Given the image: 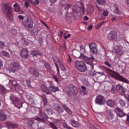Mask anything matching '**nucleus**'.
I'll use <instances>...</instances> for the list:
<instances>
[{
    "label": "nucleus",
    "instance_id": "obj_4",
    "mask_svg": "<svg viewBox=\"0 0 129 129\" xmlns=\"http://www.w3.org/2000/svg\"><path fill=\"white\" fill-rule=\"evenodd\" d=\"M23 25L26 27L29 28H32L33 27V22L32 20L29 18H27L23 21Z\"/></svg>",
    "mask_w": 129,
    "mask_h": 129
},
{
    "label": "nucleus",
    "instance_id": "obj_13",
    "mask_svg": "<svg viewBox=\"0 0 129 129\" xmlns=\"http://www.w3.org/2000/svg\"><path fill=\"white\" fill-rule=\"evenodd\" d=\"M28 73L32 74L35 77H38L39 76V73L34 68L30 67L28 69Z\"/></svg>",
    "mask_w": 129,
    "mask_h": 129
},
{
    "label": "nucleus",
    "instance_id": "obj_28",
    "mask_svg": "<svg viewBox=\"0 0 129 129\" xmlns=\"http://www.w3.org/2000/svg\"><path fill=\"white\" fill-rule=\"evenodd\" d=\"M62 106L63 108L64 109V110H65L68 113L71 114L72 113V111L65 104H63L62 105Z\"/></svg>",
    "mask_w": 129,
    "mask_h": 129
},
{
    "label": "nucleus",
    "instance_id": "obj_18",
    "mask_svg": "<svg viewBox=\"0 0 129 129\" xmlns=\"http://www.w3.org/2000/svg\"><path fill=\"white\" fill-rule=\"evenodd\" d=\"M72 54L73 56L77 58H82V55H83L79 51L76 50H74L73 51Z\"/></svg>",
    "mask_w": 129,
    "mask_h": 129
},
{
    "label": "nucleus",
    "instance_id": "obj_23",
    "mask_svg": "<svg viewBox=\"0 0 129 129\" xmlns=\"http://www.w3.org/2000/svg\"><path fill=\"white\" fill-rule=\"evenodd\" d=\"M96 127L95 126L90 122H89L87 125L88 127L91 129H97V128L99 129L100 128V127L99 126L96 125Z\"/></svg>",
    "mask_w": 129,
    "mask_h": 129
},
{
    "label": "nucleus",
    "instance_id": "obj_44",
    "mask_svg": "<svg viewBox=\"0 0 129 129\" xmlns=\"http://www.w3.org/2000/svg\"><path fill=\"white\" fill-rule=\"evenodd\" d=\"M55 58L54 60L56 61V62H57V63H58L59 66L61 64V61L60 59L58 57H56Z\"/></svg>",
    "mask_w": 129,
    "mask_h": 129
},
{
    "label": "nucleus",
    "instance_id": "obj_32",
    "mask_svg": "<svg viewBox=\"0 0 129 129\" xmlns=\"http://www.w3.org/2000/svg\"><path fill=\"white\" fill-rule=\"evenodd\" d=\"M42 102H43V104L44 106H46L47 104V99L46 96L45 95L42 97Z\"/></svg>",
    "mask_w": 129,
    "mask_h": 129
},
{
    "label": "nucleus",
    "instance_id": "obj_49",
    "mask_svg": "<svg viewBox=\"0 0 129 129\" xmlns=\"http://www.w3.org/2000/svg\"><path fill=\"white\" fill-rule=\"evenodd\" d=\"M105 64L109 68H111L112 67L111 65L109 62L107 61H106L105 62Z\"/></svg>",
    "mask_w": 129,
    "mask_h": 129
},
{
    "label": "nucleus",
    "instance_id": "obj_53",
    "mask_svg": "<svg viewBox=\"0 0 129 129\" xmlns=\"http://www.w3.org/2000/svg\"><path fill=\"white\" fill-rule=\"evenodd\" d=\"M54 63L55 65V66L56 67L57 72L58 73H59V69L58 65L57 64L56 61H55V60H54Z\"/></svg>",
    "mask_w": 129,
    "mask_h": 129
},
{
    "label": "nucleus",
    "instance_id": "obj_45",
    "mask_svg": "<svg viewBox=\"0 0 129 129\" xmlns=\"http://www.w3.org/2000/svg\"><path fill=\"white\" fill-rule=\"evenodd\" d=\"M66 0H61L59 3L60 5L63 6L66 5Z\"/></svg>",
    "mask_w": 129,
    "mask_h": 129
},
{
    "label": "nucleus",
    "instance_id": "obj_20",
    "mask_svg": "<svg viewBox=\"0 0 129 129\" xmlns=\"http://www.w3.org/2000/svg\"><path fill=\"white\" fill-rule=\"evenodd\" d=\"M121 47L118 45H116L113 49V51L118 54H120L121 53Z\"/></svg>",
    "mask_w": 129,
    "mask_h": 129
},
{
    "label": "nucleus",
    "instance_id": "obj_59",
    "mask_svg": "<svg viewBox=\"0 0 129 129\" xmlns=\"http://www.w3.org/2000/svg\"><path fill=\"white\" fill-rule=\"evenodd\" d=\"M71 36V35L70 34H68L67 36H64V38L65 39H67L68 38H69Z\"/></svg>",
    "mask_w": 129,
    "mask_h": 129
},
{
    "label": "nucleus",
    "instance_id": "obj_42",
    "mask_svg": "<svg viewBox=\"0 0 129 129\" xmlns=\"http://www.w3.org/2000/svg\"><path fill=\"white\" fill-rule=\"evenodd\" d=\"M119 103L121 106H124L125 104L123 100L122 99H120L119 100Z\"/></svg>",
    "mask_w": 129,
    "mask_h": 129
},
{
    "label": "nucleus",
    "instance_id": "obj_37",
    "mask_svg": "<svg viewBox=\"0 0 129 129\" xmlns=\"http://www.w3.org/2000/svg\"><path fill=\"white\" fill-rule=\"evenodd\" d=\"M110 92L112 93H116V89L114 86H112L111 89L110 90Z\"/></svg>",
    "mask_w": 129,
    "mask_h": 129
},
{
    "label": "nucleus",
    "instance_id": "obj_47",
    "mask_svg": "<svg viewBox=\"0 0 129 129\" xmlns=\"http://www.w3.org/2000/svg\"><path fill=\"white\" fill-rule=\"evenodd\" d=\"M5 47V45L4 42L1 41H0V48L2 49Z\"/></svg>",
    "mask_w": 129,
    "mask_h": 129
},
{
    "label": "nucleus",
    "instance_id": "obj_31",
    "mask_svg": "<svg viewBox=\"0 0 129 129\" xmlns=\"http://www.w3.org/2000/svg\"><path fill=\"white\" fill-rule=\"evenodd\" d=\"M106 104L109 106L113 107L114 105V102L112 100H109L106 102Z\"/></svg>",
    "mask_w": 129,
    "mask_h": 129
},
{
    "label": "nucleus",
    "instance_id": "obj_2",
    "mask_svg": "<svg viewBox=\"0 0 129 129\" xmlns=\"http://www.w3.org/2000/svg\"><path fill=\"white\" fill-rule=\"evenodd\" d=\"M75 64L78 70L81 72H85L87 70L85 64L82 61H76L75 62Z\"/></svg>",
    "mask_w": 129,
    "mask_h": 129
},
{
    "label": "nucleus",
    "instance_id": "obj_62",
    "mask_svg": "<svg viewBox=\"0 0 129 129\" xmlns=\"http://www.w3.org/2000/svg\"><path fill=\"white\" fill-rule=\"evenodd\" d=\"M104 22H101L98 25V28L100 27L104 23Z\"/></svg>",
    "mask_w": 129,
    "mask_h": 129
},
{
    "label": "nucleus",
    "instance_id": "obj_21",
    "mask_svg": "<svg viewBox=\"0 0 129 129\" xmlns=\"http://www.w3.org/2000/svg\"><path fill=\"white\" fill-rule=\"evenodd\" d=\"M99 121L101 123L103 122L102 117V114L101 113H98L95 115Z\"/></svg>",
    "mask_w": 129,
    "mask_h": 129
},
{
    "label": "nucleus",
    "instance_id": "obj_15",
    "mask_svg": "<svg viewBox=\"0 0 129 129\" xmlns=\"http://www.w3.org/2000/svg\"><path fill=\"white\" fill-rule=\"evenodd\" d=\"M69 90L71 93L73 94H76L78 92L77 88L75 85L72 84L69 85Z\"/></svg>",
    "mask_w": 129,
    "mask_h": 129
},
{
    "label": "nucleus",
    "instance_id": "obj_29",
    "mask_svg": "<svg viewBox=\"0 0 129 129\" xmlns=\"http://www.w3.org/2000/svg\"><path fill=\"white\" fill-rule=\"evenodd\" d=\"M71 124L73 127H79V124L77 122L74 120H72L71 121Z\"/></svg>",
    "mask_w": 129,
    "mask_h": 129
},
{
    "label": "nucleus",
    "instance_id": "obj_39",
    "mask_svg": "<svg viewBox=\"0 0 129 129\" xmlns=\"http://www.w3.org/2000/svg\"><path fill=\"white\" fill-rule=\"evenodd\" d=\"M72 6V5L71 4H68L67 5H66L63 6V7L64 8L65 10L68 11V9L71 8Z\"/></svg>",
    "mask_w": 129,
    "mask_h": 129
},
{
    "label": "nucleus",
    "instance_id": "obj_60",
    "mask_svg": "<svg viewBox=\"0 0 129 129\" xmlns=\"http://www.w3.org/2000/svg\"><path fill=\"white\" fill-rule=\"evenodd\" d=\"M5 56L7 57H10V55L9 53L6 52Z\"/></svg>",
    "mask_w": 129,
    "mask_h": 129
},
{
    "label": "nucleus",
    "instance_id": "obj_34",
    "mask_svg": "<svg viewBox=\"0 0 129 129\" xmlns=\"http://www.w3.org/2000/svg\"><path fill=\"white\" fill-rule=\"evenodd\" d=\"M114 7V12L117 14H120L121 12H120L117 6L116 5H115Z\"/></svg>",
    "mask_w": 129,
    "mask_h": 129
},
{
    "label": "nucleus",
    "instance_id": "obj_50",
    "mask_svg": "<svg viewBox=\"0 0 129 129\" xmlns=\"http://www.w3.org/2000/svg\"><path fill=\"white\" fill-rule=\"evenodd\" d=\"M10 83H11L13 85H15L16 84V81L10 80H9Z\"/></svg>",
    "mask_w": 129,
    "mask_h": 129
},
{
    "label": "nucleus",
    "instance_id": "obj_27",
    "mask_svg": "<svg viewBox=\"0 0 129 129\" xmlns=\"http://www.w3.org/2000/svg\"><path fill=\"white\" fill-rule=\"evenodd\" d=\"M62 106L63 108L64 109V110H65L68 113L71 114L72 113V111L65 104H63L62 105Z\"/></svg>",
    "mask_w": 129,
    "mask_h": 129
},
{
    "label": "nucleus",
    "instance_id": "obj_51",
    "mask_svg": "<svg viewBox=\"0 0 129 129\" xmlns=\"http://www.w3.org/2000/svg\"><path fill=\"white\" fill-rule=\"evenodd\" d=\"M60 68L61 69V70L63 71H65L66 70V68L62 64H61L59 66Z\"/></svg>",
    "mask_w": 129,
    "mask_h": 129
},
{
    "label": "nucleus",
    "instance_id": "obj_43",
    "mask_svg": "<svg viewBox=\"0 0 129 129\" xmlns=\"http://www.w3.org/2000/svg\"><path fill=\"white\" fill-rule=\"evenodd\" d=\"M34 122V121L32 120H30L28 122V124L29 127H30V128L32 127V124H33Z\"/></svg>",
    "mask_w": 129,
    "mask_h": 129
},
{
    "label": "nucleus",
    "instance_id": "obj_35",
    "mask_svg": "<svg viewBox=\"0 0 129 129\" xmlns=\"http://www.w3.org/2000/svg\"><path fill=\"white\" fill-rule=\"evenodd\" d=\"M96 2L99 4L103 5L105 3V0H96Z\"/></svg>",
    "mask_w": 129,
    "mask_h": 129
},
{
    "label": "nucleus",
    "instance_id": "obj_8",
    "mask_svg": "<svg viewBox=\"0 0 129 129\" xmlns=\"http://www.w3.org/2000/svg\"><path fill=\"white\" fill-rule=\"evenodd\" d=\"M108 38L109 39L114 40L117 39V33L114 30H112L108 34Z\"/></svg>",
    "mask_w": 129,
    "mask_h": 129
},
{
    "label": "nucleus",
    "instance_id": "obj_56",
    "mask_svg": "<svg viewBox=\"0 0 129 129\" xmlns=\"http://www.w3.org/2000/svg\"><path fill=\"white\" fill-rule=\"evenodd\" d=\"M52 77L53 79H54L57 82H58V80L57 77L55 76V75H53L52 76Z\"/></svg>",
    "mask_w": 129,
    "mask_h": 129
},
{
    "label": "nucleus",
    "instance_id": "obj_24",
    "mask_svg": "<svg viewBox=\"0 0 129 129\" xmlns=\"http://www.w3.org/2000/svg\"><path fill=\"white\" fill-rule=\"evenodd\" d=\"M94 7L92 6H90L87 9V13L89 15H91L92 13L94 11Z\"/></svg>",
    "mask_w": 129,
    "mask_h": 129
},
{
    "label": "nucleus",
    "instance_id": "obj_38",
    "mask_svg": "<svg viewBox=\"0 0 129 129\" xmlns=\"http://www.w3.org/2000/svg\"><path fill=\"white\" fill-rule=\"evenodd\" d=\"M102 67L103 68V69L105 71L107 72H113V70L110 69H109V68H108L106 66H104Z\"/></svg>",
    "mask_w": 129,
    "mask_h": 129
},
{
    "label": "nucleus",
    "instance_id": "obj_16",
    "mask_svg": "<svg viewBox=\"0 0 129 129\" xmlns=\"http://www.w3.org/2000/svg\"><path fill=\"white\" fill-rule=\"evenodd\" d=\"M41 90L45 94H51V92L50 91L48 88L44 85H42L41 86Z\"/></svg>",
    "mask_w": 129,
    "mask_h": 129
},
{
    "label": "nucleus",
    "instance_id": "obj_41",
    "mask_svg": "<svg viewBox=\"0 0 129 129\" xmlns=\"http://www.w3.org/2000/svg\"><path fill=\"white\" fill-rule=\"evenodd\" d=\"M13 67L14 68H19V63L17 62H14L13 65Z\"/></svg>",
    "mask_w": 129,
    "mask_h": 129
},
{
    "label": "nucleus",
    "instance_id": "obj_64",
    "mask_svg": "<svg viewBox=\"0 0 129 129\" xmlns=\"http://www.w3.org/2000/svg\"><path fill=\"white\" fill-rule=\"evenodd\" d=\"M124 96L127 99V100L129 99V95L127 94H124Z\"/></svg>",
    "mask_w": 129,
    "mask_h": 129
},
{
    "label": "nucleus",
    "instance_id": "obj_12",
    "mask_svg": "<svg viewBox=\"0 0 129 129\" xmlns=\"http://www.w3.org/2000/svg\"><path fill=\"white\" fill-rule=\"evenodd\" d=\"M29 52L28 50L25 48H23L20 52V55L23 58H27L28 57Z\"/></svg>",
    "mask_w": 129,
    "mask_h": 129
},
{
    "label": "nucleus",
    "instance_id": "obj_9",
    "mask_svg": "<svg viewBox=\"0 0 129 129\" xmlns=\"http://www.w3.org/2000/svg\"><path fill=\"white\" fill-rule=\"evenodd\" d=\"M53 107L54 110L59 114L62 113L64 111V109L61 107L60 105L58 104H54L53 105Z\"/></svg>",
    "mask_w": 129,
    "mask_h": 129
},
{
    "label": "nucleus",
    "instance_id": "obj_61",
    "mask_svg": "<svg viewBox=\"0 0 129 129\" xmlns=\"http://www.w3.org/2000/svg\"><path fill=\"white\" fill-rule=\"evenodd\" d=\"M3 62L2 61V60L0 58V68L2 67L3 66Z\"/></svg>",
    "mask_w": 129,
    "mask_h": 129
},
{
    "label": "nucleus",
    "instance_id": "obj_3",
    "mask_svg": "<svg viewBox=\"0 0 129 129\" xmlns=\"http://www.w3.org/2000/svg\"><path fill=\"white\" fill-rule=\"evenodd\" d=\"M95 102L96 104L100 105H104L105 103V99L103 96L99 95L95 98Z\"/></svg>",
    "mask_w": 129,
    "mask_h": 129
},
{
    "label": "nucleus",
    "instance_id": "obj_58",
    "mask_svg": "<svg viewBox=\"0 0 129 129\" xmlns=\"http://www.w3.org/2000/svg\"><path fill=\"white\" fill-rule=\"evenodd\" d=\"M82 115L83 116L86 117L87 116V113L86 112L84 111L83 113H82Z\"/></svg>",
    "mask_w": 129,
    "mask_h": 129
},
{
    "label": "nucleus",
    "instance_id": "obj_6",
    "mask_svg": "<svg viewBox=\"0 0 129 129\" xmlns=\"http://www.w3.org/2000/svg\"><path fill=\"white\" fill-rule=\"evenodd\" d=\"M114 77L116 80L121 82L126 83L129 82L127 79L119 75L117 72H115V74L114 75Z\"/></svg>",
    "mask_w": 129,
    "mask_h": 129
},
{
    "label": "nucleus",
    "instance_id": "obj_22",
    "mask_svg": "<svg viewBox=\"0 0 129 129\" xmlns=\"http://www.w3.org/2000/svg\"><path fill=\"white\" fill-rule=\"evenodd\" d=\"M7 115L4 112H0V121H4L5 120L7 119Z\"/></svg>",
    "mask_w": 129,
    "mask_h": 129
},
{
    "label": "nucleus",
    "instance_id": "obj_63",
    "mask_svg": "<svg viewBox=\"0 0 129 129\" xmlns=\"http://www.w3.org/2000/svg\"><path fill=\"white\" fill-rule=\"evenodd\" d=\"M22 106V104L21 103H19L17 104V107L19 108L21 107Z\"/></svg>",
    "mask_w": 129,
    "mask_h": 129
},
{
    "label": "nucleus",
    "instance_id": "obj_57",
    "mask_svg": "<svg viewBox=\"0 0 129 129\" xmlns=\"http://www.w3.org/2000/svg\"><path fill=\"white\" fill-rule=\"evenodd\" d=\"M45 124H44L38 127V129H45Z\"/></svg>",
    "mask_w": 129,
    "mask_h": 129
},
{
    "label": "nucleus",
    "instance_id": "obj_5",
    "mask_svg": "<svg viewBox=\"0 0 129 129\" xmlns=\"http://www.w3.org/2000/svg\"><path fill=\"white\" fill-rule=\"evenodd\" d=\"M89 46L90 49V51L91 53L96 54L98 51L97 45L93 43L89 44Z\"/></svg>",
    "mask_w": 129,
    "mask_h": 129
},
{
    "label": "nucleus",
    "instance_id": "obj_7",
    "mask_svg": "<svg viewBox=\"0 0 129 129\" xmlns=\"http://www.w3.org/2000/svg\"><path fill=\"white\" fill-rule=\"evenodd\" d=\"M83 60L86 63L89 65L88 67H91L92 69H93L94 65L92 62V61L90 58L84 55H82L81 56Z\"/></svg>",
    "mask_w": 129,
    "mask_h": 129
},
{
    "label": "nucleus",
    "instance_id": "obj_52",
    "mask_svg": "<svg viewBox=\"0 0 129 129\" xmlns=\"http://www.w3.org/2000/svg\"><path fill=\"white\" fill-rule=\"evenodd\" d=\"M11 32L13 35L17 33V30L14 28L12 29Z\"/></svg>",
    "mask_w": 129,
    "mask_h": 129
},
{
    "label": "nucleus",
    "instance_id": "obj_11",
    "mask_svg": "<svg viewBox=\"0 0 129 129\" xmlns=\"http://www.w3.org/2000/svg\"><path fill=\"white\" fill-rule=\"evenodd\" d=\"M115 110L117 115L120 117H122L125 115V114L120 109L117 107L115 108Z\"/></svg>",
    "mask_w": 129,
    "mask_h": 129
},
{
    "label": "nucleus",
    "instance_id": "obj_26",
    "mask_svg": "<svg viewBox=\"0 0 129 129\" xmlns=\"http://www.w3.org/2000/svg\"><path fill=\"white\" fill-rule=\"evenodd\" d=\"M32 53L33 55L35 56H41L42 55L41 52L38 50H35L33 51L32 52Z\"/></svg>",
    "mask_w": 129,
    "mask_h": 129
},
{
    "label": "nucleus",
    "instance_id": "obj_46",
    "mask_svg": "<svg viewBox=\"0 0 129 129\" xmlns=\"http://www.w3.org/2000/svg\"><path fill=\"white\" fill-rule=\"evenodd\" d=\"M35 119L39 121H41L43 123H45L46 121L45 119H44L42 118H41L39 117H37Z\"/></svg>",
    "mask_w": 129,
    "mask_h": 129
},
{
    "label": "nucleus",
    "instance_id": "obj_55",
    "mask_svg": "<svg viewBox=\"0 0 129 129\" xmlns=\"http://www.w3.org/2000/svg\"><path fill=\"white\" fill-rule=\"evenodd\" d=\"M54 123L56 125L58 124V123H60L61 122V120L60 119H56L55 121H54Z\"/></svg>",
    "mask_w": 129,
    "mask_h": 129
},
{
    "label": "nucleus",
    "instance_id": "obj_10",
    "mask_svg": "<svg viewBox=\"0 0 129 129\" xmlns=\"http://www.w3.org/2000/svg\"><path fill=\"white\" fill-rule=\"evenodd\" d=\"M44 67L43 66H41L40 67V69L42 71H44L50 72L51 69V67L49 64L47 62H44Z\"/></svg>",
    "mask_w": 129,
    "mask_h": 129
},
{
    "label": "nucleus",
    "instance_id": "obj_30",
    "mask_svg": "<svg viewBox=\"0 0 129 129\" xmlns=\"http://www.w3.org/2000/svg\"><path fill=\"white\" fill-rule=\"evenodd\" d=\"M76 7H77V8L79 9H80L82 11V13H83L84 14V13L85 12V9L84 7H82L81 8H80L79 7H78L77 6H76V5L74 6L73 7V9H74L76 11H77V9H74L75 8H76Z\"/></svg>",
    "mask_w": 129,
    "mask_h": 129
},
{
    "label": "nucleus",
    "instance_id": "obj_1",
    "mask_svg": "<svg viewBox=\"0 0 129 129\" xmlns=\"http://www.w3.org/2000/svg\"><path fill=\"white\" fill-rule=\"evenodd\" d=\"M3 10L4 13L5 14L7 19H11L12 12L11 7L8 4H5L4 6Z\"/></svg>",
    "mask_w": 129,
    "mask_h": 129
},
{
    "label": "nucleus",
    "instance_id": "obj_25",
    "mask_svg": "<svg viewBox=\"0 0 129 129\" xmlns=\"http://www.w3.org/2000/svg\"><path fill=\"white\" fill-rule=\"evenodd\" d=\"M10 98V99L13 101L16 102L19 101V99L18 98L13 94H11Z\"/></svg>",
    "mask_w": 129,
    "mask_h": 129
},
{
    "label": "nucleus",
    "instance_id": "obj_19",
    "mask_svg": "<svg viewBox=\"0 0 129 129\" xmlns=\"http://www.w3.org/2000/svg\"><path fill=\"white\" fill-rule=\"evenodd\" d=\"M40 117L42 118L45 119L46 120L48 118L47 116V114L46 113V111L43 110L42 109L40 110Z\"/></svg>",
    "mask_w": 129,
    "mask_h": 129
},
{
    "label": "nucleus",
    "instance_id": "obj_54",
    "mask_svg": "<svg viewBox=\"0 0 129 129\" xmlns=\"http://www.w3.org/2000/svg\"><path fill=\"white\" fill-rule=\"evenodd\" d=\"M103 15L105 16H106L108 15V13L107 10L104 11L103 12Z\"/></svg>",
    "mask_w": 129,
    "mask_h": 129
},
{
    "label": "nucleus",
    "instance_id": "obj_48",
    "mask_svg": "<svg viewBox=\"0 0 129 129\" xmlns=\"http://www.w3.org/2000/svg\"><path fill=\"white\" fill-rule=\"evenodd\" d=\"M62 124L63 126L67 129H69V128H71L68 126L67 124L65 122H63Z\"/></svg>",
    "mask_w": 129,
    "mask_h": 129
},
{
    "label": "nucleus",
    "instance_id": "obj_17",
    "mask_svg": "<svg viewBox=\"0 0 129 129\" xmlns=\"http://www.w3.org/2000/svg\"><path fill=\"white\" fill-rule=\"evenodd\" d=\"M117 88L118 92L122 94H124L126 91L125 89L120 85L118 84L116 85Z\"/></svg>",
    "mask_w": 129,
    "mask_h": 129
},
{
    "label": "nucleus",
    "instance_id": "obj_36",
    "mask_svg": "<svg viewBox=\"0 0 129 129\" xmlns=\"http://www.w3.org/2000/svg\"><path fill=\"white\" fill-rule=\"evenodd\" d=\"M46 112L47 113L46 114H49V113L52 112L53 111V109L52 108L49 107L45 109Z\"/></svg>",
    "mask_w": 129,
    "mask_h": 129
},
{
    "label": "nucleus",
    "instance_id": "obj_33",
    "mask_svg": "<svg viewBox=\"0 0 129 129\" xmlns=\"http://www.w3.org/2000/svg\"><path fill=\"white\" fill-rule=\"evenodd\" d=\"M6 91L5 87L3 86L0 85V93L3 94Z\"/></svg>",
    "mask_w": 129,
    "mask_h": 129
},
{
    "label": "nucleus",
    "instance_id": "obj_14",
    "mask_svg": "<svg viewBox=\"0 0 129 129\" xmlns=\"http://www.w3.org/2000/svg\"><path fill=\"white\" fill-rule=\"evenodd\" d=\"M50 85L49 86V88L50 90L53 92H55L56 91H59V90L58 87L55 86L51 82H50Z\"/></svg>",
    "mask_w": 129,
    "mask_h": 129
},
{
    "label": "nucleus",
    "instance_id": "obj_40",
    "mask_svg": "<svg viewBox=\"0 0 129 129\" xmlns=\"http://www.w3.org/2000/svg\"><path fill=\"white\" fill-rule=\"evenodd\" d=\"M49 125L50 127L53 129H58L57 127L52 122H50Z\"/></svg>",
    "mask_w": 129,
    "mask_h": 129
}]
</instances>
